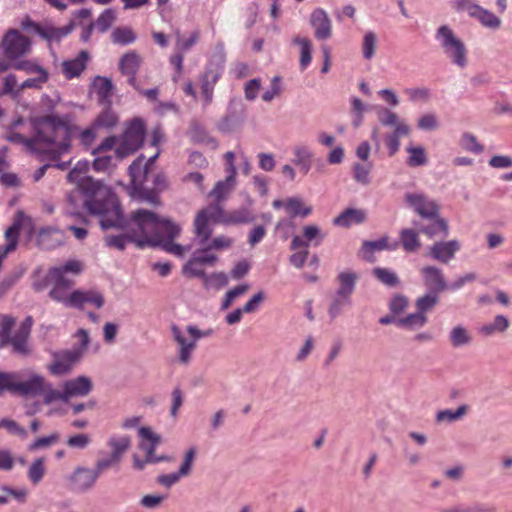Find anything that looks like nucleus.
Instances as JSON below:
<instances>
[{
  "instance_id": "16",
  "label": "nucleus",
  "mask_w": 512,
  "mask_h": 512,
  "mask_svg": "<svg viewBox=\"0 0 512 512\" xmlns=\"http://www.w3.org/2000/svg\"><path fill=\"white\" fill-rule=\"evenodd\" d=\"M25 29L32 28L35 33L40 37L47 40L48 42H59L62 38L67 36L73 29V25H67L64 27H55L52 24L39 25L30 20L23 22Z\"/></svg>"
},
{
  "instance_id": "38",
  "label": "nucleus",
  "mask_w": 512,
  "mask_h": 512,
  "mask_svg": "<svg viewBox=\"0 0 512 512\" xmlns=\"http://www.w3.org/2000/svg\"><path fill=\"white\" fill-rule=\"evenodd\" d=\"M352 306V297L342 295L339 293H334L332 301L328 308V314L331 319L337 318L342 314L345 308Z\"/></svg>"
},
{
  "instance_id": "24",
  "label": "nucleus",
  "mask_w": 512,
  "mask_h": 512,
  "mask_svg": "<svg viewBox=\"0 0 512 512\" xmlns=\"http://www.w3.org/2000/svg\"><path fill=\"white\" fill-rule=\"evenodd\" d=\"M89 58V53L85 50H82L75 58L63 61L61 64V69L64 77L66 79L79 77L85 70Z\"/></svg>"
},
{
  "instance_id": "6",
  "label": "nucleus",
  "mask_w": 512,
  "mask_h": 512,
  "mask_svg": "<svg viewBox=\"0 0 512 512\" xmlns=\"http://www.w3.org/2000/svg\"><path fill=\"white\" fill-rule=\"evenodd\" d=\"M83 271V264L78 260H69L62 265L50 268L52 288L49 297L54 301L66 303L69 299L68 289L74 285V277Z\"/></svg>"
},
{
  "instance_id": "31",
  "label": "nucleus",
  "mask_w": 512,
  "mask_h": 512,
  "mask_svg": "<svg viewBox=\"0 0 512 512\" xmlns=\"http://www.w3.org/2000/svg\"><path fill=\"white\" fill-rule=\"evenodd\" d=\"M107 446L110 448L111 455L121 461L131 447V437L123 434H113L109 437Z\"/></svg>"
},
{
  "instance_id": "63",
  "label": "nucleus",
  "mask_w": 512,
  "mask_h": 512,
  "mask_svg": "<svg viewBox=\"0 0 512 512\" xmlns=\"http://www.w3.org/2000/svg\"><path fill=\"white\" fill-rule=\"evenodd\" d=\"M166 498L162 494H147L140 499V505L150 510L157 509L162 506Z\"/></svg>"
},
{
  "instance_id": "53",
  "label": "nucleus",
  "mask_w": 512,
  "mask_h": 512,
  "mask_svg": "<svg viewBox=\"0 0 512 512\" xmlns=\"http://www.w3.org/2000/svg\"><path fill=\"white\" fill-rule=\"evenodd\" d=\"M112 41L116 44L127 45L136 40V34L131 28L121 27L116 28L112 32Z\"/></svg>"
},
{
  "instance_id": "28",
  "label": "nucleus",
  "mask_w": 512,
  "mask_h": 512,
  "mask_svg": "<svg viewBox=\"0 0 512 512\" xmlns=\"http://www.w3.org/2000/svg\"><path fill=\"white\" fill-rule=\"evenodd\" d=\"M142 59L139 54L130 51L124 54L119 63L121 72L128 76V81L132 86L136 84V74L141 65Z\"/></svg>"
},
{
  "instance_id": "19",
  "label": "nucleus",
  "mask_w": 512,
  "mask_h": 512,
  "mask_svg": "<svg viewBox=\"0 0 512 512\" xmlns=\"http://www.w3.org/2000/svg\"><path fill=\"white\" fill-rule=\"evenodd\" d=\"M67 401L72 398L86 397L93 389L92 380L87 376H78L62 383Z\"/></svg>"
},
{
  "instance_id": "51",
  "label": "nucleus",
  "mask_w": 512,
  "mask_h": 512,
  "mask_svg": "<svg viewBox=\"0 0 512 512\" xmlns=\"http://www.w3.org/2000/svg\"><path fill=\"white\" fill-rule=\"evenodd\" d=\"M373 275L384 285L389 287H396L399 284V278L397 274L387 268H375Z\"/></svg>"
},
{
  "instance_id": "48",
  "label": "nucleus",
  "mask_w": 512,
  "mask_h": 512,
  "mask_svg": "<svg viewBox=\"0 0 512 512\" xmlns=\"http://www.w3.org/2000/svg\"><path fill=\"white\" fill-rule=\"evenodd\" d=\"M400 239L403 248L407 252H414L420 247L418 233L412 229H404L401 231Z\"/></svg>"
},
{
  "instance_id": "50",
  "label": "nucleus",
  "mask_w": 512,
  "mask_h": 512,
  "mask_svg": "<svg viewBox=\"0 0 512 512\" xmlns=\"http://www.w3.org/2000/svg\"><path fill=\"white\" fill-rule=\"evenodd\" d=\"M46 472L45 461L43 458L35 459L30 465L27 475L33 484H38Z\"/></svg>"
},
{
  "instance_id": "37",
  "label": "nucleus",
  "mask_w": 512,
  "mask_h": 512,
  "mask_svg": "<svg viewBox=\"0 0 512 512\" xmlns=\"http://www.w3.org/2000/svg\"><path fill=\"white\" fill-rule=\"evenodd\" d=\"M285 210L292 218L297 216L307 217L312 212V208L306 206L299 197H291L285 200Z\"/></svg>"
},
{
  "instance_id": "3",
  "label": "nucleus",
  "mask_w": 512,
  "mask_h": 512,
  "mask_svg": "<svg viewBox=\"0 0 512 512\" xmlns=\"http://www.w3.org/2000/svg\"><path fill=\"white\" fill-rule=\"evenodd\" d=\"M131 239L140 247H161L165 252L183 257L190 247L172 242L179 236L181 228L166 218H160L154 212L138 209L133 214Z\"/></svg>"
},
{
  "instance_id": "39",
  "label": "nucleus",
  "mask_w": 512,
  "mask_h": 512,
  "mask_svg": "<svg viewBox=\"0 0 512 512\" xmlns=\"http://www.w3.org/2000/svg\"><path fill=\"white\" fill-rule=\"evenodd\" d=\"M292 42L300 46V67L306 69L312 60V45L308 38L296 36Z\"/></svg>"
},
{
  "instance_id": "18",
  "label": "nucleus",
  "mask_w": 512,
  "mask_h": 512,
  "mask_svg": "<svg viewBox=\"0 0 512 512\" xmlns=\"http://www.w3.org/2000/svg\"><path fill=\"white\" fill-rule=\"evenodd\" d=\"M310 25L318 40H327L332 36V21L323 8H315L311 12Z\"/></svg>"
},
{
  "instance_id": "2",
  "label": "nucleus",
  "mask_w": 512,
  "mask_h": 512,
  "mask_svg": "<svg viewBox=\"0 0 512 512\" xmlns=\"http://www.w3.org/2000/svg\"><path fill=\"white\" fill-rule=\"evenodd\" d=\"M89 163L78 161L68 173L67 178L84 194L83 204L92 215L101 217L100 224L103 229L123 226L122 211L111 189L87 176Z\"/></svg>"
},
{
  "instance_id": "42",
  "label": "nucleus",
  "mask_w": 512,
  "mask_h": 512,
  "mask_svg": "<svg viewBox=\"0 0 512 512\" xmlns=\"http://www.w3.org/2000/svg\"><path fill=\"white\" fill-rule=\"evenodd\" d=\"M378 46V36L374 31L365 32L362 40V55L365 60H371L377 50Z\"/></svg>"
},
{
  "instance_id": "7",
  "label": "nucleus",
  "mask_w": 512,
  "mask_h": 512,
  "mask_svg": "<svg viewBox=\"0 0 512 512\" xmlns=\"http://www.w3.org/2000/svg\"><path fill=\"white\" fill-rule=\"evenodd\" d=\"M172 338L177 345V361L187 366L193 357L197 342L213 334L212 329L201 330L194 325H188L184 329L177 325L171 326Z\"/></svg>"
},
{
  "instance_id": "21",
  "label": "nucleus",
  "mask_w": 512,
  "mask_h": 512,
  "mask_svg": "<svg viewBox=\"0 0 512 512\" xmlns=\"http://www.w3.org/2000/svg\"><path fill=\"white\" fill-rule=\"evenodd\" d=\"M292 163L306 175L312 168L314 152L312 148L304 142H299L292 147Z\"/></svg>"
},
{
  "instance_id": "27",
  "label": "nucleus",
  "mask_w": 512,
  "mask_h": 512,
  "mask_svg": "<svg viewBox=\"0 0 512 512\" xmlns=\"http://www.w3.org/2000/svg\"><path fill=\"white\" fill-rule=\"evenodd\" d=\"M459 250L460 243L457 240L441 241L436 242L430 247V255L439 262L448 263Z\"/></svg>"
},
{
  "instance_id": "64",
  "label": "nucleus",
  "mask_w": 512,
  "mask_h": 512,
  "mask_svg": "<svg viewBox=\"0 0 512 512\" xmlns=\"http://www.w3.org/2000/svg\"><path fill=\"white\" fill-rule=\"evenodd\" d=\"M96 157L93 161V168L98 172H104L109 170L111 167L115 166L114 159H118L116 156L105 155L103 154H95Z\"/></svg>"
},
{
  "instance_id": "29",
  "label": "nucleus",
  "mask_w": 512,
  "mask_h": 512,
  "mask_svg": "<svg viewBox=\"0 0 512 512\" xmlns=\"http://www.w3.org/2000/svg\"><path fill=\"white\" fill-rule=\"evenodd\" d=\"M448 340L453 348L459 349L470 346L473 342V335L468 327L457 324L450 329Z\"/></svg>"
},
{
  "instance_id": "17",
  "label": "nucleus",
  "mask_w": 512,
  "mask_h": 512,
  "mask_svg": "<svg viewBox=\"0 0 512 512\" xmlns=\"http://www.w3.org/2000/svg\"><path fill=\"white\" fill-rule=\"evenodd\" d=\"M84 304L93 305L96 308H101L104 305V297L101 292L90 290H74L69 294L64 306L72 308H81Z\"/></svg>"
},
{
  "instance_id": "25",
  "label": "nucleus",
  "mask_w": 512,
  "mask_h": 512,
  "mask_svg": "<svg viewBox=\"0 0 512 512\" xmlns=\"http://www.w3.org/2000/svg\"><path fill=\"white\" fill-rule=\"evenodd\" d=\"M33 321L31 317H27L20 327L17 329L13 336H9V340H6L4 344H11L13 350L20 354H26L28 352L27 340L30 335Z\"/></svg>"
},
{
  "instance_id": "9",
  "label": "nucleus",
  "mask_w": 512,
  "mask_h": 512,
  "mask_svg": "<svg viewBox=\"0 0 512 512\" xmlns=\"http://www.w3.org/2000/svg\"><path fill=\"white\" fill-rule=\"evenodd\" d=\"M145 134L144 123L140 119L133 120L125 129L117 144L115 153L118 160L133 154L143 143Z\"/></svg>"
},
{
  "instance_id": "12",
  "label": "nucleus",
  "mask_w": 512,
  "mask_h": 512,
  "mask_svg": "<svg viewBox=\"0 0 512 512\" xmlns=\"http://www.w3.org/2000/svg\"><path fill=\"white\" fill-rule=\"evenodd\" d=\"M98 478L94 469L78 466L67 476V487L75 493H86L93 489Z\"/></svg>"
},
{
  "instance_id": "46",
  "label": "nucleus",
  "mask_w": 512,
  "mask_h": 512,
  "mask_svg": "<svg viewBox=\"0 0 512 512\" xmlns=\"http://www.w3.org/2000/svg\"><path fill=\"white\" fill-rule=\"evenodd\" d=\"M235 186V176L228 174L225 180L219 181L211 194L217 201H221L227 197V195L231 192L233 187Z\"/></svg>"
},
{
  "instance_id": "60",
  "label": "nucleus",
  "mask_w": 512,
  "mask_h": 512,
  "mask_svg": "<svg viewBox=\"0 0 512 512\" xmlns=\"http://www.w3.org/2000/svg\"><path fill=\"white\" fill-rule=\"evenodd\" d=\"M116 15L112 9H106L94 23L95 28L100 32L107 31L113 22L115 21Z\"/></svg>"
},
{
  "instance_id": "13",
  "label": "nucleus",
  "mask_w": 512,
  "mask_h": 512,
  "mask_svg": "<svg viewBox=\"0 0 512 512\" xmlns=\"http://www.w3.org/2000/svg\"><path fill=\"white\" fill-rule=\"evenodd\" d=\"M326 238V233L317 225H305L302 229V235H295L292 238L290 248L297 250L300 248L308 249L309 246H319Z\"/></svg>"
},
{
  "instance_id": "33",
  "label": "nucleus",
  "mask_w": 512,
  "mask_h": 512,
  "mask_svg": "<svg viewBox=\"0 0 512 512\" xmlns=\"http://www.w3.org/2000/svg\"><path fill=\"white\" fill-rule=\"evenodd\" d=\"M428 318L426 314L417 310L405 317L397 318L396 325L407 330L415 331L427 324Z\"/></svg>"
},
{
  "instance_id": "47",
  "label": "nucleus",
  "mask_w": 512,
  "mask_h": 512,
  "mask_svg": "<svg viewBox=\"0 0 512 512\" xmlns=\"http://www.w3.org/2000/svg\"><path fill=\"white\" fill-rule=\"evenodd\" d=\"M12 67L16 70L24 71L26 74L31 75H42L48 73L36 60H17L12 64Z\"/></svg>"
},
{
  "instance_id": "11",
  "label": "nucleus",
  "mask_w": 512,
  "mask_h": 512,
  "mask_svg": "<svg viewBox=\"0 0 512 512\" xmlns=\"http://www.w3.org/2000/svg\"><path fill=\"white\" fill-rule=\"evenodd\" d=\"M223 71L224 59L219 57L216 61H211L200 76L201 94L199 99L202 101L203 107H207L212 103L214 87L221 78Z\"/></svg>"
},
{
  "instance_id": "45",
  "label": "nucleus",
  "mask_w": 512,
  "mask_h": 512,
  "mask_svg": "<svg viewBox=\"0 0 512 512\" xmlns=\"http://www.w3.org/2000/svg\"><path fill=\"white\" fill-rule=\"evenodd\" d=\"M467 412V406L461 405L456 410L445 409L437 412L436 421L438 423H453L460 420Z\"/></svg>"
},
{
  "instance_id": "54",
  "label": "nucleus",
  "mask_w": 512,
  "mask_h": 512,
  "mask_svg": "<svg viewBox=\"0 0 512 512\" xmlns=\"http://www.w3.org/2000/svg\"><path fill=\"white\" fill-rule=\"evenodd\" d=\"M197 455V448L195 446L190 447L187 449L183 455L182 463L178 469L180 472V475H183L184 477H188L193 469L194 461L196 459Z\"/></svg>"
},
{
  "instance_id": "62",
  "label": "nucleus",
  "mask_w": 512,
  "mask_h": 512,
  "mask_svg": "<svg viewBox=\"0 0 512 512\" xmlns=\"http://www.w3.org/2000/svg\"><path fill=\"white\" fill-rule=\"evenodd\" d=\"M204 284L207 288L219 289L228 283L227 275L223 272L212 273L211 275L204 276Z\"/></svg>"
},
{
  "instance_id": "55",
  "label": "nucleus",
  "mask_w": 512,
  "mask_h": 512,
  "mask_svg": "<svg viewBox=\"0 0 512 512\" xmlns=\"http://www.w3.org/2000/svg\"><path fill=\"white\" fill-rule=\"evenodd\" d=\"M417 127L422 131H434L439 127V119L435 113H425L418 118Z\"/></svg>"
},
{
  "instance_id": "5",
  "label": "nucleus",
  "mask_w": 512,
  "mask_h": 512,
  "mask_svg": "<svg viewBox=\"0 0 512 512\" xmlns=\"http://www.w3.org/2000/svg\"><path fill=\"white\" fill-rule=\"evenodd\" d=\"M255 216L249 207H241L225 213L219 204H211L200 210L194 220V232L200 238V243L205 244L211 236V224L223 222L225 224H246L253 222Z\"/></svg>"
},
{
  "instance_id": "22",
  "label": "nucleus",
  "mask_w": 512,
  "mask_h": 512,
  "mask_svg": "<svg viewBox=\"0 0 512 512\" xmlns=\"http://www.w3.org/2000/svg\"><path fill=\"white\" fill-rule=\"evenodd\" d=\"M424 285L429 291L440 293L448 290V283L445 280L441 269L435 266H425L421 269Z\"/></svg>"
},
{
  "instance_id": "58",
  "label": "nucleus",
  "mask_w": 512,
  "mask_h": 512,
  "mask_svg": "<svg viewBox=\"0 0 512 512\" xmlns=\"http://www.w3.org/2000/svg\"><path fill=\"white\" fill-rule=\"evenodd\" d=\"M59 439H60L59 433H52L48 436L40 437V438L36 439L34 442H32L31 444H29L28 450L34 452V451H37L40 449L50 447L51 445L56 444L59 441Z\"/></svg>"
},
{
  "instance_id": "34",
  "label": "nucleus",
  "mask_w": 512,
  "mask_h": 512,
  "mask_svg": "<svg viewBox=\"0 0 512 512\" xmlns=\"http://www.w3.org/2000/svg\"><path fill=\"white\" fill-rule=\"evenodd\" d=\"M471 17L476 19L483 27L491 30H498L502 24L498 16L480 5Z\"/></svg>"
},
{
  "instance_id": "8",
  "label": "nucleus",
  "mask_w": 512,
  "mask_h": 512,
  "mask_svg": "<svg viewBox=\"0 0 512 512\" xmlns=\"http://www.w3.org/2000/svg\"><path fill=\"white\" fill-rule=\"evenodd\" d=\"M435 39L449 61L460 69L468 65V51L464 42L448 25L440 26L435 33Z\"/></svg>"
},
{
  "instance_id": "4",
  "label": "nucleus",
  "mask_w": 512,
  "mask_h": 512,
  "mask_svg": "<svg viewBox=\"0 0 512 512\" xmlns=\"http://www.w3.org/2000/svg\"><path fill=\"white\" fill-rule=\"evenodd\" d=\"M4 391L21 396L42 395L45 404L68 402L64 388L55 389L41 374L26 368L16 372H0V395Z\"/></svg>"
},
{
  "instance_id": "41",
  "label": "nucleus",
  "mask_w": 512,
  "mask_h": 512,
  "mask_svg": "<svg viewBox=\"0 0 512 512\" xmlns=\"http://www.w3.org/2000/svg\"><path fill=\"white\" fill-rule=\"evenodd\" d=\"M134 213L135 211L131 214V218L126 225L127 233L124 235L108 236L106 238L108 246L116 248L118 250H124L128 241L135 243L130 237L132 228H136V226L132 225Z\"/></svg>"
},
{
  "instance_id": "40",
  "label": "nucleus",
  "mask_w": 512,
  "mask_h": 512,
  "mask_svg": "<svg viewBox=\"0 0 512 512\" xmlns=\"http://www.w3.org/2000/svg\"><path fill=\"white\" fill-rule=\"evenodd\" d=\"M200 31H193L187 38L183 37L180 31H175V51H181L182 53L188 52L199 40Z\"/></svg>"
},
{
  "instance_id": "32",
  "label": "nucleus",
  "mask_w": 512,
  "mask_h": 512,
  "mask_svg": "<svg viewBox=\"0 0 512 512\" xmlns=\"http://www.w3.org/2000/svg\"><path fill=\"white\" fill-rule=\"evenodd\" d=\"M411 128L408 124H400L393 132L385 136V145L389 151V155H395L400 148V138L410 134Z\"/></svg>"
},
{
  "instance_id": "44",
  "label": "nucleus",
  "mask_w": 512,
  "mask_h": 512,
  "mask_svg": "<svg viewBox=\"0 0 512 512\" xmlns=\"http://www.w3.org/2000/svg\"><path fill=\"white\" fill-rule=\"evenodd\" d=\"M92 88L99 100L105 102L108 101L112 93L113 85L108 78L97 76L93 81Z\"/></svg>"
},
{
  "instance_id": "59",
  "label": "nucleus",
  "mask_w": 512,
  "mask_h": 512,
  "mask_svg": "<svg viewBox=\"0 0 512 512\" xmlns=\"http://www.w3.org/2000/svg\"><path fill=\"white\" fill-rule=\"evenodd\" d=\"M132 196L138 197L140 200L158 205L159 204V197L155 190H146L143 189L140 185H136L132 187Z\"/></svg>"
},
{
  "instance_id": "56",
  "label": "nucleus",
  "mask_w": 512,
  "mask_h": 512,
  "mask_svg": "<svg viewBox=\"0 0 512 512\" xmlns=\"http://www.w3.org/2000/svg\"><path fill=\"white\" fill-rule=\"evenodd\" d=\"M404 93L411 102H427L431 98V91L427 87L406 88Z\"/></svg>"
},
{
  "instance_id": "20",
  "label": "nucleus",
  "mask_w": 512,
  "mask_h": 512,
  "mask_svg": "<svg viewBox=\"0 0 512 512\" xmlns=\"http://www.w3.org/2000/svg\"><path fill=\"white\" fill-rule=\"evenodd\" d=\"M405 200L421 217L435 218L438 214L436 203L428 200L421 193H407Z\"/></svg>"
},
{
  "instance_id": "43",
  "label": "nucleus",
  "mask_w": 512,
  "mask_h": 512,
  "mask_svg": "<svg viewBox=\"0 0 512 512\" xmlns=\"http://www.w3.org/2000/svg\"><path fill=\"white\" fill-rule=\"evenodd\" d=\"M420 231L426 234L429 238H434L437 236L447 237L449 234V228L447 222L442 218H436L433 223L430 225L423 227Z\"/></svg>"
},
{
  "instance_id": "57",
  "label": "nucleus",
  "mask_w": 512,
  "mask_h": 512,
  "mask_svg": "<svg viewBox=\"0 0 512 512\" xmlns=\"http://www.w3.org/2000/svg\"><path fill=\"white\" fill-rule=\"evenodd\" d=\"M372 170V164L368 163L366 165L356 163L353 167L354 171V179L363 185L370 184V172Z\"/></svg>"
},
{
  "instance_id": "15",
  "label": "nucleus",
  "mask_w": 512,
  "mask_h": 512,
  "mask_svg": "<svg viewBox=\"0 0 512 512\" xmlns=\"http://www.w3.org/2000/svg\"><path fill=\"white\" fill-rule=\"evenodd\" d=\"M139 449L146 455L148 461H164L165 457L155 455V449L161 443V436L150 427L143 426L138 429Z\"/></svg>"
},
{
  "instance_id": "52",
  "label": "nucleus",
  "mask_w": 512,
  "mask_h": 512,
  "mask_svg": "<svg viewBox=\"0 0 512 512\" xmlns=\"http://www.w3.org/2000/svg\"><path fill=\"white\" fill-rule=\"evenodd\" d=\"M438 302H439L438 293L429 291L428 293L419 297L416 300L415 305H416L417 310H419L420 312H423V314H426V312L432 310Z\"/></svg>"
},
{
  "instance_id": "35",
  "label": "nucleus",
  "mask_w": 512,
  "mask_h": 512,
  "mask_svg": "<svg viewBox=\"0 0 512 512\" xmlns=\"http://www.w3.org/2000/svg\"><path fill=\"white\" fill-rule=\"evenodd\" d=\"M406 152L408 153L406 164L409 167H420L427 164L428 158L423 146L410 144L406 147Z\"/></svg>"
},
{
  "instance_id": "10",
  "label": "nucleus",
  "mask_w": 512,
  "mask_h": 512,
  "mask_svg": "<svg viewBox=\"0 0 512 512\" xmlns=\"http://www.w3.org/2000/svg\"><path fill=\"white\" fill-rule=\"evenodd\" d=\"M31 41L17 29H9L3 36L0 49L4 57L16 62L31 50Z\"/></svg>"
},
{
  "instance_id": "14",
  "label": "nucleus",
  "mask_w": 512,
  "mask_h": 512,
  "mask_svg": "<svg viewBox=\"0 0 512 512\" xmlns=\"http://www.w3.org/2000/svg\"><path fill=\"white\" fill-rule=\"evenodd\" d=\"M81 358V351L65 350L55 353L53 361L48 365L51 374L61 376L70 372Z\"/></svg>"
},
{
  "instance_id": "36",
  "label": "nucleus",
  "mask_w": 512,
  "mask_h": 512,
  "mask_svg": "<svg viewBox=\"0 0 512 512\" xmlns=\"http://www.w3.org/2000/svg\"><path fill=\"white\" fill-rule=\"evenodd\" d=\"M365 219V213L359 209H346L334 219V224L343 227H349L352 224H358Z\"/></svg>"
},
{
  "instance_id": "1",
  "label": "nucleus",
  "mask_w": 512,
  "mask_h": 512,
  "mask_svg": "<svg viewBox=\"0 0 512 512\" xmlns=\"http://www.w3.org/2000/svg\"><path fill=\"white\" fill-rule=\"evenodd\" d=\"M24 125L23 119L15 120L6 132V139L23 145L28 151L47 155L52 161L68 153L71 140L77 128L69 115L47 114L31 119L33 137H27L19 130Z\"/></svg>"
},
{
  "instance_id": "49",
  "label": "nucleus",
  "mask_w": 512,
  "mask_h": 512,
  "mask_svg": "<svg viewBox=\"0 0 512 512\" xmlns=\"http://www.w3.org/2000/svg\"><path fill=\"white\" fill-rule=\"evenodd\" d=\"M509 327V320L503 315H497L492 323L483 325L480 332L483 335L490 336L495 332H504Z\"/></svg>"
},
{
  "instance_id": "23",
  "label": "nucleus",
  "mask_w": 512,
  "mask_h": 512,
  "mask_svg": "<svg viewBox=\"0 0 512 512\" xmlns=\"http://www.w3.org/2000/svg\"><path fill=\"white\" fill-rule=\"evenodd\" d=\"M360 278L358 272L353 269L346 268L341 270L335 279L336 293L352 297L355 292L357 282Z\"/></svg>"
},
{
  "instance_id": "30",
  "label": "nucleus",
  "mask_w": 512,
  "mask_h": 512,
  "mask_svg": "<svg viewBox=\"0 0 512 512\" xmlns=\"http://www.w3.org/2000/svg\"><path fill=\"white\" fill-rule=\"evenodd\" d=\"M63 233L54 227H46L39 231L37 242L42 249H54L63 243Z\"/></svg>"
},
{
  "instance_id": "61",
  "label": "nucleus",
  "mask_w": 512,
  "mask_h": 512,
  "mask_svg": "<svg viewBox=\"0 0 512 512\" xmlns=\"http://www.w3.org/2000/svg\"><path fill=\"white\" fill-rule=\"evenodd\" d=\"M52 286V278H50V269L46 274H42L40 271H36L33 276L32 288L36 292H42Z\"/></svg>"
},
{
  "instance_id": "26",
  "label": "nucleus",
  "mask_w": 512,
  "mask_h": 512,
  "mask_svg": "<svg viewBox=\"0 0 512 512\" xmlns=\"http://www.w3.org/2000/svg\"><path fill=\"white\" fill-rule=\"evenodd\" d=\"M159 154L160 151L157 150L145 163L144 157L140 156L129 166V175L133 186L136 187V185L142 184L147 177L150 166L155 162Z\"/></svg>"
}]
</instances>
